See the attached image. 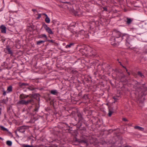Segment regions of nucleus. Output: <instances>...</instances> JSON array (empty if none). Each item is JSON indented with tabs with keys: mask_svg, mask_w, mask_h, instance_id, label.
Segmentation results:
<instances>
[{
	"mask_svg": "<svg viewBox=\"0 0 147 147\" xmlns=\"http://www.w3.org/2000/svg\"><path fill=\"white\" fill-rule=\"evenodd\" d=\"M50 93L52 94L56 95H57L58 94V92L56 90H51L50 92Z\"/></svg>",
	"mask_w": 147,
	"mask_h": 147,
	"instance_id": "9",
	"label": "nucleus"
},
{
	"mask_svg": "<svg viewBox=\"0 0 147 147\" xmlns=\"http://www.w3.org/2000/svg\"><path fill=\"white\" fill-rule=\"evenodd\" d=\"M42 15H45L46 17L47 16H48L47 15V14H45V13H42Z\"/></svg>",
	"mask_w": 147,
	"mask_h": 147,
	"instance_id": "27",
	"label": "nucleus"
},
{
	"mask_svg": "<svg viewBox=\"0 0 147 147\" xmlns=\"http://www.w3.org/2000/svg\"><path fill=\"white\" fill-rule=\"evenodd\" d=\"M1 29V32L3 33H6V27L4 25H2L0 26Z\"/></svg>",
	"mask_w": 147,
	"mask_h": 147,
	"instance_id": "5",
	"label": "nucleus"
},
{
	"mask_svg": "<svg viewBox=\"0 0 147 147\" xmlns=\"http://www.w3.org/2000/svg\"><path fill=\"white\" fill-rule=\"evenodd\" d=\"M127 73H128V74L129 75H130V73L129 72H127Z\"/></svg>",
	"mask_w": 147,
	"mask_h": 147,
	"instance_id": "37",
	"label": "nucleus"
},
{
	"mask_svg": "<svg viewBox=\"0 0 147 147\" xmlns=\"http://www.w3.org/2000/svg\"><path fill=\"white\" fill-rule=\"evenodd\" d=\"M48 41H49L50 42H54L53 40H48Z\"/></svg>",
	"mask_w": 147,
	"mask_h": 147,
	"instance_id": "29",
	"label": "nucleus"
},
{
	"mask_svg": "<svg viewBox=\"0 0 147 147\" xmlns=\"http://www.w3.org/2000/svg\"><path fill=\"white\" fill-rule=\"evenodd\" d=\"M1 128V129L3 131H8V130L7 128H5L3 126H0Z\"/></svg>",
	"mask_w": 147,
	"mask_h": 147,
	"instance_id": "21",
	"label": "nucleus"
},
{
	"mask_svg": "<svg viewBox=\"0 0 147 147\" xmlns=\"http://www.w3.org/2000/svg\"><path fill=\"white\" fill-rule=\"evenodd\" d=\"M46 41V40H40V41H38L37 42V44L38 45H39L41 43H44Z\"/></svg>",
	"mask_w": 147,
	"mask_h": 147,
	"instance_id": "18",
	"label": "nucleus"
},
{
	"mask_svg": "<svg viewBox=\"0 0 147 147\" xmlns=\"http://www.w3.org/2000/svg\"><path fill=\"white\" fill-rule=\"evenodd\" d=\"M109 117H111L112 115V114L113 112V109H109Z\"/></svg>",
	"mask_w": 147,
	"mask_h": 147,
	"instance_id": "15",
	"label": "nucleus"
},
{
	"mask_svg": "<svg viewBox=\"0 0 147 147\" xmlns=\"http://www.w3.org/2000/svg\"><path fill=\"white\" fill-rule=\"evenodd\" d=\"M32 11H36V9H32Z\"/></svg>",
	"mask_w": 147,
	"mask_h": 147,
	"instance_id": "31",
	"label": "nucleus"
},
{
	"mask_svg": "<svg viewBox=\"0 0 147 147\" xmlns=\"http://www.w3.org/2000/svg\"><path fill=\"white\" fill-rule=\"evenodd\" d=\"M6 50L8 52L7 53L8 54H11V55H12L13 54V52L12 50L10 49V48L9 47V46H7L6 47Z\"/></svg>",
	"mask_w": 147,
	"mask_h": 147,
	"instance_id": "6",
	"label": "nucleus"
},
{
	"mask_svg": "<svg viewBox=\"0 0 147 147\" xmlns=\"http://www.w3.org/2000/svg\"><path fill=\"white\" fill-rule=\"evenodd\" d=\"M33 99H30L28 100L27 101H26V105H27L28 104L30 103V102L32 101H33Z\"/></svg>",
	"mask_w": 147,
	"mask_h": 147,
	"instance_id": "16",
	"label": "nucleus"
},
{
	"mask_svg": "<svg viewBox=\"0 0 147 147\" xmlns=\"http://www.w3.org/2000/svg\"><path fill=\"white\" fill-rule=\"evenodd\" d=\"M26 128V127L25 126L20 127L19 128V131L20 132L23 133L25 131Z\"/></svg>",
	"mask_w": 147,
	"mask_h": 147,
	"instance_id": "3",
	"label": "nucleus"
},
{
	"mask_svg": "<svg viewBox=\"0 0 147 147\" xmlns=\"http://www.w3.org/2000/svg\"><path fill=\"white\" fill-rule=\"evenodd\" d=\"M138 74L142 78H143L144 77V76L142 74L140 71H139L138 73Z\"/></svg>",
	"mask_w": 147,
	"mask_h": 147,
	"instance_id": "20",
	"label": "nucleus"
},
{
	"mask_svg": "<svg viewBox=\"0 0 147 147\" xmlns=\"http://www.w3.org/2000/svg\"><path fill=\"white\" fill-rule=\"evenodd\" d=\"M134 128L135 129H138L141 131H143L144 130V129L143 128L139 126H135Z\"/></svg>",
	"mask_w": 147,
	"mask_h": 147,
	"instance_id": "11",
	"label": "nucleus"
},
{
	"mask_svg": "<svg viewBox=\"0 0 147 147\" xmlns=\"http://www.w3.org/2000/svg\"><path fill=\"white\" fill-rule=\"evenodd\" d=\"M0 139L1 140H3V138H1V137H0Z\"/></svg>",
	"mask_w": 147,
	"mask_h": 147,
	"instance_id": "34",
	"label": "nucleus"
},
{
	"mask_svg": "<svg viewBox=\"0 0 147 147\" xmlns=\"http://www.w3.org/2000/svg\"><path fill=\"white\" fill-rule=\"evenodd\" d=\"M123 119L124 121H127V119L126 118H123Z\"/></svg>",
	"mask_w": 147,
	"mask_h": 147,
	"instance_id": "28",
	"label": "nucleus"
},
{
	"mask_svg": "<svg viewBox=\"0 0 147 147\" xmlns=\"http://www.w3.org/2000/svg\"><path fill=\"white\" fill-rule=\"evenodd\" d=\"M38 38H45L46 40L47 39V35L45 34H42L38 36Z\"/></svg>",
	"mask_w": 147,
	"mask_h": 147,
	"instance_id": "10",
	"label": "nucleus"
},
{
	"mask_svg": "<svg viewBox=\"0 0 147 147\" xmlns=\"http://www.w3.org/2000/svg\"><path fill=\"white\" fill-rule=\"evenodd\" d=\"M45 22L47 23H49L50 22V20L48 17V16L46 17V18L45 19Z\"/></svg>",
	"mask_w": 147,
	"mask_h": 147,
	"instance_id": "13",
	"label": "nucleus"
},
{
	"mask_svg": "<svg viewBox=\"0 0 147 147\" xmlns=\"http://www.w3.org/2000/svg\"><path fill=\"white\" fill-rule=\"evenodd\" d=\"M28 84H27L22 83L20 85V86L22 88H24V86H26Z\"/></svg>",
	"mask_w": 147,
	"mask_h": 147,
	"instance_id": "22",
	"label": "nucleus"
},
{
	"mask_svg": "<svg viewBox=\"0 0 147 147\" xmlns=\"http://www.w3.org/2000/svg\"><path fill=\"white\" fill-rule=\"evenodd\" d=\"M123 147H131L129 146H124Z\"/></svg>",
	"mask_w": 147,
	"mask_h": 147,
	"instance_id": "33",
	"label": "nucleus"
},
{
	"mask_svg": "<svg viewBox=\"0 0 147 147\" xmlns=\"http://www.w3.org/2000/svg\"><path fill=\"white\" fill-rule=\"evenodd\" d=\"M28 96V95H25L24 94H22L20 95L19 98L20 99L22 100L23 99H24V98H27Z\"/></svg>",
	"mask_w": 147,
	"mask_h": 147,
	"instance_id": "7",
	"label": "nucleus"
},
{
	"mask_svg": "<svg viewBox=\"0 0 147 147\" xmlns=\"http://www.w3.org/2000/svg\"><path fill=\"white\" fill-rule=\"evenodd\" d=\"M125 69H126V71L127 72H128L127 69H126V67H125Z\"/></svg>",
	"mask_w": 147,
	"mask_h": 147,
	"instance_id": "36",
	"label": "nucleus"
},
{
	"mask_svg": "<svg viewBox=\"0 0 147 147\" xmlns=\"http://www.w3.org/2000/svg\"><path fill=\"white\" fill-rule=\"evenodd\" d=\"M140 100V102H141V103H142L143 102V101L142 100Z\"/></svg>",
	"mask_w": 147,
	"mask_h": 147,
	"instance_id": "35",
	"label": "nucleus"
},
{
	"mask_svg": "<svg viewBox=\"0 0 147 147\" xmlns=\"http://www.w3.org/2000/svg\"><path fill=\"white\" fill-rule=\"evenodd\" d=\"M18 104L26 105V100H20L18 102Z\"/></svg>",
	"mask_w": 147,
	"mask_h": 147,
	"instance_id": "8",
	"label": "nucleus"
},
{
	"mask_svg": "<svg viewBox=\"0 0 147 147\" xmlns=\"http://www.w3.org/2000/svg\"><path fill=\"white\" fill-rule=\"evenodd\" d=\"M113 98L114 99H115V100H116L117 99L116 98H115V97H113Z\"/></svg>",
	"mask_w": 147,
	"mask_h": 147,
	"instance_id": "39",
	"label": "nucleus"
},
{
	"mask_svg": "<svg viewBox=\"0 0 147 147\" xmlns=\"http://www.w3.org/2000/svg\"><path fill=\"white\" fill-rule=\"evenodd\" d=\"M3 94L4 96H5L6 95V92L5 90H3Z\"/></svg>",
	"mask_w": 147,
	"mask_h": 147,
	"instance_id": "25",
	"label": "nucleus"
},
{
	"mask_svg": "<svg viewBox=\"0 0 147 147\" xmlns=\"http://www.w3.org/2000/svg\"><path fill=\"white\" fill-rule=\"evenodd\" d=\"M133 84H135L134 85V87L136 89H137V88H138L140 86V83L136 81H134L133 83Z\"/></svg>",
	"mask_w": 147,
	"mask_h": 147,
	"instance_id": "4",
	"label": "nucleus"
},
{
	"mask_svg": "<svg viewBox=\"0 0 147 147\" xmlns=\"http://www.w3.org/2000/svg\"><path fill=\"white\" fill-rule=\"evenodd\" d=\"M141 95H142V94H140V95H139V96H141Z\"/></svg>",
	"mask_w": 147,
	"mask_h": 147,
	"instance_id": "40",
	"label": "nucleus"
},
{
	"mask_svg": "<svg viewBox=\"0 0 147 147\" xmlns=\"http://www.w3.org/2000/svg\"><path fill=\"white\" fill-rule=\"evenodd\" d=\"M3 102L5 104H6L7 102V100H3Z\"/></svg>",
	"mask_w": 147,
	"mask_h": 147,
	"instance_id": "26",
	"label": "nucleus"
},
{
	"mask_svg": "<svg viewBox=\"0 0 147 147\" xmlns=\"http://www.w3.org/2000/svg\"><path fill=\"white\" fill-rule=\"evenodd\" d=\"M121 65H122V66H123V67L124 68H125V67L124 66H123V65H122L121 64Z\"/></svg>",
	"mask_w": 147,
	"mask_h": 147,
	"instance_id": "38",
	"label": "nucleus"
},
{
	"mask_svg": "<svg viewBox=\"0 0 147 147\" xmlns=\"http://www.w3.org/2000/svg\"><path fill=\"white\" fill-rule=\"evenodd\" d=\"M127 21H126V23L127 24H130L132 21V20H131V19L130 18H127Z\"/></svg>",
	"mask_w": 147,
	"mask_h": 147,
	"instance_id": "14",
	"label": "nucleus"
},
{
	"mask_svg": "<svg viewBox=\"0 0 147 147\" xmlns=\"http://www.w3.org/2000/svg\"><path fill=\"white\" fill-rule=\"evenodd\" d=\"M147 147V146H146V147Z\"/></svg>",
	"mask_w": 147,
	"mask_h": 147,
	"instance_id": "41",
	"label": "nucleus"
},
{
	"mask_svg": "<svg viewBox=\"0 0 147 147\" xmlns=\"http://www.w3.org/2000/svg\"><path fill=\"white\" fill-rule=\"evenodd\" d=\"M141 99H142V100H145V98L144 97H143V96H142Z\"/></svg>",
	"mask_w": 147,
	"mask_h": 147,
	"instance_id": "30",
	"label": "nucleus"
},
{
	"mask_svg": "<svg viewBox=\"0 0 147 147\" xmlns=\"http://www.w3.org/2000/svg\"><path fill=\"white\" fill-rule=\"evenodd\" d=\"M6 144L7 145L11 146L12 145V142L11 141H7L6 142Z\"/></svg>",
	"mask_w": 147,
	"mask_h": 147,
	"instance_id": "17",
	"label": "nucleus"
},
{
	"mask_svg": "<svg viewBox=\"0 0 147 147\" xmlns=\"http://www.w3.org/2000/svg\"><path fill=\"white\" fill-rule=\"evenodd\" d=\"M43 26L46 31L48 33L50 34H53V33L51 28L49 27L45 23L43 24Z\"/></svg>",
	"mask_w": 147,
	"mask_h": 147,
	"instance_id": "2",
	"label": "nucleus"
},
{
	"mask_svg": "<svg viewBox=\"0 0 147 147\" xmlns=\"http://www.w3.org/2000/svg\"><path fill=\"white\" fill-rule=\"evenodd\" d=\"M113 36L111 38V40L116 42H120L123 39H125L126 41V44L127 45L130 44L131 40V38L127 34H124L122 35L119 31H115L113 33Z\"/></svg>",
	"mask_w": 147,
	"mask_h": 147,
	"instance_id": "1",
	"label": "nucleus"
},
{
	"mask_svg": "<svg viewBox=\"0 0 147 147\" xmlns=\"http://www.w3.org/2000/svg\"><path fill=\"white\" fill-rule=\"evenodd\" d=\"M24 147H33L32 146H31L29 145H23Z\"/></svg>",
	"mask_w": 147,
	"mask_h": 147,
	"instance_id": "23",
	"label": "nucleus"
},
{
	"mask_svg": "<svg viewBox=\"0 0 147 147\" xmlns=\"http://www.w3.org/2000/svg\"><path fill=\"white\" fill-rule=\"evenodd\" d=\"M41 17V14L40 13L38 14V16L37 17V19H39L40 17Z\"/></svg>",
	"mask_w": 147,
	"mask_h": 147,
	"instance_id": "24",
	"label": "nucleus"
},
{
	"mask_svg": "<svg viewBox=\"0 0 147 147\" xmlns=\"http://www.w3.org/2000/svg\"><path fill=\"white\" fill-rule=\"evenodd\" d=\"M12 86H10L8 87L7 90L6 91L7 93H8L12 91Z\"/></svg>",
	"mask_w": 147,
	"mask_h": 147,
	"instance_id": "12",
	"label": "nucleus"
},
{
	"mask_svg": "<svg viewBox=\"0 0 147 147\" xmlns=\"http://www.w3.org/2000/svg\"><path fill=\"white\" fill-rule=\"evenodd\" d=\"M104 9L105 10L107 11V8H105V7L104 8Z\"/></svg>",
	"mask_w": 147,
	"mask_h": 147,
	"instance_id": "32",
	"label": "nucleus"
},
{
	"mask_svg": "<svg viewBox=\"0 0 147 147\" xmlns=\"http://www.w3.org/2000/svg\"><path fill=\"white\" fill-rule=\"evenodd\" d=\"M73 43H70L69 45H66L65 46V47L66 48H70L71 47V46L74 45Z\"/></svg>",
	"mask_w": 147,
	"mask_h": 147,
	"instance_id": "19",
	"label": "nucleus"
}]
</instances>
